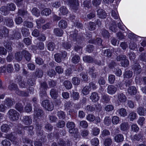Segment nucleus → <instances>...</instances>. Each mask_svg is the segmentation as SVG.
<instances>
[{
    "label": "nucleus",
    "instance_id": "423d86ee",
    "mask_svg": "<svg viewBox=\"0 0 146 146\" xmlns=\"http://www.w3.org/2000/svg\"><path fill=\"white\" fill-rule=\"evenodd\" d=\"M144 135L142 132H139L138 134H136L131 137V139L133 141H141L143 139Z\"/></svg>",
    "mask_w": 146,
    "mask_h": 146
},
{
    "label": "nucleus",
    "instance_id": "ddd939ff",
    "mask_svg": "<svg viewBox=\"0 0 146 146\" xmlns=\"http://www.w3.org/2000/svg\"><path fill=\"white\" fill-rule=\"evenodd\" d=\"M90 98L93 102H94L98 101L99 100V96L97 93L94 92L92 93Z\"/></svg>",
    "mask_w": 146,
    "mask_h": 146
},
{
    "label": "nucleus",
    "instance_id": "7ed1b4c3",
    "mask_svg": "<svg viewBox=\"0 0 146 146\" xmlns=\"http://www.w3.org/2000/svg\"><path fill=\"white\" fill-rule=\"evenodd\" d=\"M42 106L48 111H51L54 108V106L52 103L50 102L49 100H45L42 101Z\"/></svg>",
    "mask_w": 146,
    "mask_h": 146
},
{
    "label": "nucleus",
    "instance_id": "69168bd1",
    "mask_svg": "<svg viewBox=\"0 0 146 146\" xmlns=\"http://www.w3.org/2000/svg\"><path fill=\"white\" fill-rule=\"evenodd\" d=\"M112 25V26L110 27V29L114 32H117V29L116 23L115 22H113Z\"/></svg>",
    "mask_w": 146,
    "mask_h": 146
},
{
    "label": "nucleus",
    "instance_id": "052dcab7",
    "mask_svg": "<svg viewBox=\"0 0 146 146\" xmlns=\"http://www.w3.org/2000/svg\"><path fill=\"white\" fill-rule=\"evenodd\" d=\"M132 74L133 73L132 72L129 70L126 71L124 73L123 75L124 78H129L132 76Z\"/></svg>",
    "mask_w": 146,
    "mask_h": 146
},
{
    "label": "nucleus",
    "instance_id": "774afa93",
    "mask_svg": "<svg viewBox=\"0 0 146 146\" xmlns=\"http://www.w3.org/2000/svg\"><path fill=\"white\" fill-rule=\"evenodd\" d=\"M112 142V141L111 139L107 138L105 139L104 142V145L105 146H110L111 145Z\"/></svg>",
    "mask_w": 146,
    "mask_h": 146
},
{
    "label": "nucleus",
    "instance_id": "680f3d73",
    "mask_svg": "<svg viewBox=\"0 0 146 146\" xmlns=\"http://www.w3.org/2000/svg\"><path fill=\"white\" fill-rule=\"evenodd\" d=\"M23 26L29 28H32L33 26L32 22L27 21H25L23 23Z\"/></svg>",
    "mask_w": 146,
    "mask_h": 146
},
{
    "label": "nucleus",
    "instance_id": "5701e85b",
    "mask_svg": "<svg viewBox=\"0 0 146 146\" xmlns=\"http://www.w3.org/2000/svg\"><path fill=\"white\" fill-rule=\"evenodd\" d=\"M48 88L47 84L45 82H42L40 83V91H45Z\"/></svg>",
    "mask_w": 146,
    "mask_h": 146
},
{
    "label": "nucleus",
    "instance_id": "e433bc0d",
    "mask_svg": "<svg viewBox=\"0 0 146 146\" xmlns=\"http://www.w3.org/2000/svg\"><path fill=\"white\" fill-rule=\"evenodd\" d=\"M83 59L84 62L89 63H92L94 61L93 58L92 57L88 56H86L84 57Z\"/></svg>",
    "mask_w": 146,
    "mask_h": 146
},
{
    "label": "nucleus",
    "instance_id": "f8f14e48",
    "mask_svg": "<svg viewBox=\"0 0 146 146\" xmlns=\"http://www.w3.org/2000/svg\"><path fill=\"white\" fill-rule=\"evenodd\" d=\"M97 15L101 19H104L107 16L105 11L102 9H99L97 11Z\"/></svg>",
    "mask_w": 146,
    "mask_h": 146
},
{
    "label": "nucleus",
    "instance_id": "f704fd0d",
    "mask_svg": "<svg viewBox=\"0 0 146 146\" xmlns=\"http://www.w3.org/2000/svg\"><path fill=\"white\" fill-rule=\"evenodd\" d=\"M110 135V131L107 129H104L101 132L100 137L101 138H104Z\"/></svg>",
    "mask_w": 146,
    "mask_h": 146
},
{
    "label": "nucleus",
    "instance_id": "bf43d9fd",
    "mask_svg": "<svg viewBox=\"0 0 146 146\" xmlns=\"http://www.w3.org/2000/svg\"><path fill=\"white\" fill-rule=\"evenodd\" d=\"M139 58L142 61H146V52H143L141 53L139 56Z\"/></svg>",
    "mask_w": 146,
    "mask_h": 146
},
{
    "label": "nucleus",
    "instance_id": "4468645a",
    "mask_svg": "<svg viewBox=\"0 0 146 146\" xmlns=\"http://www.w3.org/2000/svg\"><path fill=\"white\" fill-rule=\"evenodd\" d=\"M23 123L25 125H29L32 122V120L30 116H24L22 119Z\"/></svg>",
    "mask_w": 146,
    "mask_h": 146
},
{
    "label": "nucleus",
    "instance_id": "3c124183",
    "mask_svg": "<svg viewBox=\"0 0 146 146\" xmlns=\"http://www.w3.org/2000/svg\"><path fill=\"white\" fill-rule=\"evenodd\" d=\"M60 13L63 15L67 14L68 13V11L66 7L65 6H62L60 8Z\"/></svg>",
    "mask_w": 146,
    "mask_h": 146
},
{
    "label": "nucleus",
    "instance_id": "6e6552de",
    "mask_svg": "<svg viewBox=\"0 0 146 146\" xmlns=\"http://www.w3.org/2000/svg\"><path fill=\"white\" fill-rule=\"evenodd\" d=\"M107 93L111 95L114 94L117 91V88L113 85H110L108 86L107 89Z\"/></svg>",
    "mask_w": 146,
    "mask_h": 146
},
{
    "label": "nucleus",
    "instance_id": "6ab92c4d",
    "mask_svg": "<svg viewBox=\"0 0 146 146\" xmlns=\"http://www.w3.org/2000/svg\"><path fill=\"white\" fill-rule=\"evenodd\" d=\"M8 88L11 91H15V93H17V91L19 90L17 85L13 83H12L9 85Z\"/></svg>",
    "mask_w": 146,
    "mask_h": 146
},
{
    "label": "nucleus",
    "instance_id": "6e6d98bb",
    "mask_svg": "<svg viewBox=\"0 0 146 146\" xmlns=\"http://www.w3.org/2000/svg\"><path fill=\"white\" fill-rule=\"evenodd\" d=\"M61 56V54L60 53L56 54L54 56L55 60L58 63L61 62V59L62 58Z\"/></svg>",
    "mask_w": 146,
    "mask_h": 146
},
{
    "label": "nucleus",
    "instance_id": "473e14b6",
    "mask_svg": "<svg viewBox=\"0 0 146 146\" xmlns=\"http://www.w3.org/2000/svg\"><path fill=\"white\" fill-rule=\"evenodd\" d=\"M3 44L4 46L9 52L11 51L12 50V48L11 46L12 44L11 42H8V41H7L6 42L5 41V42L3 43Z\"/></svg>",
    "mask_w": 146,
    "mask_h": 146
},
{
    "label": "nucleus",
    "instance_id": "0e129e2a",
    "mask_svg": "<svg viewBox=\"0 0 146 146\" xmlns=\"http://www.w3.org/2000/svg\"><path fill=\"white\" fill-rule=\"evenodd\" d=\"M56 72L53 69H49L47 72V74L48 76L50 77H52L56 74Z\"/></svg>",
    "mask_w": 146,
    "mask_h": 146
},
{
    "label": "nucleus",
    "instance_id": "8fccbe9b",
    "mask_svg": "<svg viewBox=\"0 0 146 146\" xmlns=\"http://www.w3.org/2000/svg\"><path fill=\"white\" fill-rule=\"evenodd\" d=\"M80 60V57L77 55H75L72 57V61L73 63L77 64L79 62Z\"/></svg>",
    "mask_w": 146,
    "mask_h": 146
},
{
    "label": "nucleus",
    "instance_id": "20e7f679",
    "mask_svg": "<svg viewBox=\"0 0 146 146\" xmlns=\"http://www.w3.org/2000/svg\"><path fill=\"white\" fill-rule=\"evenodd\" d=\"M43 115V113L42 110L37 107L35 108L34 115L35 119H42Z\"/></svg>",
    "mask_w": 146,
    "mask_h": 146
},
{
    "label": "nucleus",
    "instance_id": "603ef678",
    "mask_svg": "<svg viewBox=\"0 0 146 146\" xmlns=\"http://www.w3.org/2000/svg\"><path fill=\"white\" fill-rule=\"evenodd\" d=\"M63 84L66 88L67 89H71L72 86V84L70 81L68 80L65 81L63 83Z\"/></svg>",
    "mask_w": 146,
    "mask_h": 146
},
{
    "label": "nucleus",
    "instance_id": "f257e3e1",
    "mask_svg": "<svg viewBox=\"0 0 146 146\" xmlns=\"http://www.w3.org/2000/svg\"><path fill=\"white\" fill-rule=\"evenodd\" d=\"M66 126L69 129V132L74 134V137L79 138L80 137L78 129L75 128V124L73 122L68 121L66 123Z\"/></svg>",
    "mask_w": 146,
    "mask_h": 146
},
{
    "label": "nucleus",
    "instance_id": "b1692460",
    "mask_svg": "<svg viewBox=\"0 0 146 146\" xmlns=\"http://www.w3.org/2000/svg\"><path fill=\"white\" fill-rule=\"evenodd\" d=\"M21 37V33L18 32V31H16L13 34L10 38L11 39H18L20 38Z\"/></svg>",
    "mask_w": 146,
    "mask_h": 146
},
{
    "label": "nucleus",
    "instance_id": "a19ab883",
    "mask_svg": "<svg viewBox=\"0 0 146 146\" xmlns=\"http://www.w3.org/2000/svg\"><path fill=\"white\" fill-rule=\"evenodd\" d=\"M128 128V124L127 122H123L120 125V129L122 131H126Z\"/></svg>",
    "mask_w": 146,
    "mask_h": 146
},
{
    "label": "nucleus",
    "instance_id": "1a4fd4ad",
    "mask_svg": "<svg viewBox=\"0 0 146 146\" xmlns=\"http://www.w3.org/2000/svg\"><path fill=\"white\" fill-rule=\"evenodd\" d=\"M117 101L120 103L125 102L126 100L127 97L123 93H118L117 94Z\"/></svg>",
    "mask_w": 146,
    "mask_h": 146
},
{
    "label": "nucleus",
    "instance_id": "a211bd4d",
    "mask_svg": "<svg viewBox=\"0 0 146 146\" xmlns=\"http://www.w3.org/2000/svg\"><path fill=\"white\" fill-rule=\"evenodd\" d=\"M88 73L92 77L94 78H95L97 74V73L95 72V68L94 67L89 68Z\"/></svg>",
    "mask_w": 146,
    "mask_h": 146
},
{
    "label": "nucleus",
    "instance_id": "f03ea898",
    "mask_svg": "<svg viewBox=\"0 0 146 146\" xmlns=\"http://www.w3.org/2000/svg\"><path fill=\"white\" fill-rule=\"evenodd\" d=\"M7 115L11 120L15 121L18 119L19 116V113L13 109H11L9 110L7 113Z\"/></svg>",
    "mask_w": 146,
    "mask_h": 146
},
{
    "label": "nucleus",
    "instance_id": "338daca9",
    "mask_svg": "<svg viewBox=\"0 0 146 146\" xmlns=\"http://www.w3.org/2000/svg\"><path fill=\"white\" fill-rule=\"evenodd\" d=\"M65 122L63 120H59L56 124L57 127L59 128L63 127L65 125Z\"/></svg>",
    "mask_w": 146,
    "mask_h": 146
},
{
    "label": "nucleus",
    "instance_id": "e2e57ef3",
    "mask_svg": "<svg viewBox=\"0 0 146 146\" xmlns=\"http://www.w3.org/2000/svg\"><path fill=\"white\" fill-rule=\"evenodd\" d=\"M72 84L75 85H78L80 83V79L77 77H74L72 78Z\"/></svg>",
    "mask_w": 146,
    "mask_h": 146
},
{
    "label": "nucleus",
    "instance_id": "c85d7f7f",
    "mask_svg": "<svg viewBox=\"0 0 146 146\" xmlns=\"http://www.w3.org/2000/svg\"><path fill=\"white\" fill-rule=\"evenodd\" d=\"M35 74L36 77L40 78L42 77L43 73L42 70L40 68H38L36 69Z\"/></svg>",
    "mask_w": 146,
    "mask_h": 146
},
{
    "label": "nucleus",
    "instance_id": "49530a36",
    "mask_svg": "<svg viewBox=\"0 0 146 146\" xmlns=\"http://www.w3.org/2000/svg\"><path fill=\"white\" fill-rule=\"evenodd\" d=\"M0 31H2V33L4 35L5 37H7L8 36L9 31L8 29L5 27H3L0 29Z\"/></svg>",
    "mask_w": 146,
    "mask_h": 146
},
{
    "label": "nucleus",
    "instance_id": "4be33fe9",
    "mask_svg": "<svg viewBox=\"0 0 146 146\" xmlns=\"http://www.w3.org/2000/svg\"><path fill=\"white\" fill-rule=\"evenodd\" d=\"M133 68L134 70V72L137 74H140L141 71L140 65L137 63H135L134 64Z\"/></svg>",
    "mask_w": 146,
    "mask_h": 146
},
{
    "label": "nucleus",
    "instance_id": "bb28decb",
    "mask_svg": "<svg viewBox=\"0 0 146 146\" xmlns=\"http://www.w3.org/2000/svg\"><path fill=\"white\" fill-rule=\"evenodd\" d=\"M23 57L22 51L16 53L15 55V59L18 61H21L23 59Z\"/></svg>",
    "mask_w": 146,
    "mask_h": 146
},
{
    "label": "nucleus",
    "instance_id": "5fc2aeb1",
    "mask_svg": "<svg viewBox=\"0 0 146 146\" xmlns=\"http://www.w3.org/2000/svg\"><path fill=\"white\" fill-rule=\"evenodd\" d=\"M114 106L111 104L106 105L104 108L105 111L107 112H110L113 110L114 109Z\"/></svg>",
    "mask_w": 146,
    "mask_h": 146
},
{
    "label": "nucleus",
    "instance_id": "4c0bfd02",
    "mask_svg": "<svg viewBox=\"0 0 146 146\" xmlns=\"http://www.w3.org/2000/svg\"><path fill=\"white\" fill-rule=\"evenodd\" d=\"M21 31L23 35L24 36H28L29 34V29L25 27H22Z\"/></svg>",
    "mask_w": 146,
    "mask_h": 146
},
{
    "label": "nucleus",
    "instance_id": "864d4df0",
    "mask_svg": "<svg viewBox=\"0 0 146 146\" xmlns=\"http://www.w3.org/2000/svg\"><path fill=\"white\" fill-rule=\"evenodd\" d=\"M103 53L104 56L108 58L111 57L112 53L110 49H107L105 50Z\"/></svg>",
    "mask_w": 146,
    "mask_h": 146
},
{
    "label": "nucleus",
    "instance_id": "dca6fc26",
    "mask_svg": "<svg viewBox=\"0 0 146 146\" xmlns=\"http://www.w3.org/2000/svg\"><path fill=\"white\" fill-rule=\"evenodd\" d=\"M128 93L130 95H134L137 92L136 88L133 86L129 87L127 89Z\"/></svg>",
    "mask_w": 146,
    "mask_h": 146
},
{
    "label": "nucleus",
    "instance_id": "c03bdc74",
    "mask_svg": "<svg viewBox=\"0 0 146 146\" xmlns=\"http://www.w3.org/2000/svg\"><path fill=\"white\" fill-rule=\"evenodd\" d=\"M8 10H7V8L5 6L1 7L0 9L1 14L4 15L8 14L9 13V11Z\"/></svg>",
    "mask_w": 146,
    "mask_h": 146
},
{
    "label": "nucleus",
    "instance_id": "2eb2a0df",
    "mask_svg": "<svg viewBox=\"0 0 146 146\" xmlns=\"http://www.w3.org/2000/svg\"><path fill=\"white\" fill-rule=\"evenodd\" d=\"M4 23L7 26L10 27L12 26L14 24L13 20L11 18L7 17L5 18Z\"/></svg>",
    "mask_w": 146,
    "mask_h": 146
},
{
    "label": "nucleus",
    "instance_id": "37998d69",
    "mask_svg": "<svg viewBox=\"0 0 146 146\" xmlns=\"http://www.w3.org/2000/svg\"><path fill=\"white\" fill-rule=\"evenodd\" d=\"M90 90L89 86H86L82 90V92L84 95H86L89 94Z\"/></svg>",
    "mask_w": 146,
    "mask_h": 146
},
{
    "label": "nucleus",
    "instance_id": "de8ad7c7",
    "mask_svg": "<svg viewBox=\"0 0 146 146\" xmlns=\"http://www.w3.org/2000/svg\"><path fill=\"white\" fill-rule=\"evenodd\" d=\"M10 127L9 125L6 124L3 125L1 127V130L3 132H7L9 130Z\"/></svg>",
    "mask_w": 146,
    "mask_h": 146
},
{
    "label": "nucleus",
    "instance_id": "f3484780",
    "mask_svg": "<svg viewBox=\"0 0 146 146\" xmlns=\"http://www.w3.org/2000/svg\"><path fill=\"white\" fill-rule=\"evenodd\" d=\"M137 112L140 115H146V110L143 107H140L137 109Z\"/></svg>",
    "mask_w": 146,
    "mask_h": 146
},
{
    "label": "nucleus",
    "instance_id": "9d476101",
    "mask_svg": "<svg viewBox=\"0 0 146 146\" xmlns=\"http://www.w3.org/2000/svg\"><path fill=\"white\" fill-rule=\"evenodd\" d=\"M123 135L121 134H118L114 137V140L115 142L117 143L122 142L124 140Z\"/></svg>",
    "mask_w": 146,
    "mask_h": 146
},
{
    "label": "nucleus",
    "instance_id": "13d9d810",
    "mask_svg": "<svg viewBox=\"0 0 146 146\" xmlns=\"http://www.w3.org/2000/svg\"><path fill=\"white\" fill-rule=\"evenodd\" d=\"M100 132V129L97 127H94L92 129V134L95 136L98 135Z\"/></svg>",
    "mask_w": 146,
    "mask_h": 146
},
{
    "label": "nucleus",
    "instance_id": "cd10ccee",
    "mask_svg": "<svg viewBox=\"0 0 146 146\" xmlns=\"http://www.w3.org/2000/svg\"><path fill=\"white\" fill-rule=\"evenodd\" d=\"M45 20L44 19L40 18L36 20V23L37 25V27L40 28L41 27V24H43L45 22Z\"/></svg>",
    "mask_w": 146,
    "mask_h": 146
},
{
    "label": "nucleus",
    "instance_id": "2f4dec72",
    "mask_svg": "<svg viewBox=\"0 0 146 146\" xmlns=\"http://www.w3.org/2000/svg\"><path fill=\"white\" fill-rule=\"evenodd\" d=\"M16 94L22 97H28L29 96V92H27L20 91L19 89L17 91Z\"/></svg>",
    "mask_w": 146,
    "mask_h": 146
},
{
    "label": "nucleus",
    "instance_id": "ea45409f",
    "mask_svg": "<svg viewBox=\"0 0 146 146\" xmlns=\"http://www.w3.org/2000/svg\"><path fill=\"white\" fill-rule=\"evenodd\" d=\"M102 101L106 103L109 102L110 100V96L107 94H103L102 96Z\"/></svg>",
    "mask_w": 146,
    "mask_h": 146
},
{
    "label": "nucleus",
    "instance_id": "c9c22d12",
    "mask_svg": "<svg viewBox=\"0 0 146 146\" xmlns=\"http://www.w3.org/2000/svg\"><path fill=\"white\" fill-rule=\"evenodd\" d=\"M33 127L32 126H26L24 127V129L28 131V133L30 135H33L34 134V132L33 131Z\"/></svg>",
    "mask_w": 146,
    "mask_h": 146
},
{
    "label": "nucleus",
    "instance_id": "79ce46f5",
    "mask_svg": "<svg viewBox=\"0 0 146 146\" xmlns=\"http://www.w3.org/2000/svg\"><path fill=\"white\" fill-rule=\"evenodd\" d=\"M96 27V25L94 22H90L88 25V29L90 31H93L95 29Z\"/></svg>",
    "mask_w": 146,
    "mask_h": 146
},
{
    "label": "nucleus",
    "instance_id": "7c9ffc66",
    "mask_svg": "<svg viewBox=\"0 0 146 146\" xmlns=\"http://www.w3.org/2000/svg\"><path fill=\"white\" fill-rule=\"evenodd\" d=\"M51 13L50 9L46 8L43 9L41 12V14L43 15L48 16L50 15Z\"/></svg>",
    "mask_w": 146,
    "mask_h": 146
},
{
    "label": "nucleus",
    "instance_id": "393cba45",
    "mask_svg": "<svg viewBox=\"0 0 146 146\" xmlns=\"http://www.w3.org/2000/svg\"><path fill=\"white\" fill-rule=\"evenodd\" d=\"M90 43H94L98 45H100L102 44V40L99 38H97L96 40L91 39L89 40Z\"/></svg>",
    "mask_w": 146,
    "mask_h": 146
},
{
    "label": "nucleus",
    "instance_id": "a18cd8bd",
    "mask_svg": "<svg viewBox=\"0 0 146 146\" xmlns=\"http://www.w3.org/2000/svg\"><path fill=\"white\" fill-rule=\"evenodd\" d=\"M118 111L120 115L122 116L125 117L127 116V112L126 109L124 108H121Z\"/></svg>",
    "mask_w": 146,
    "mask_h": 146
},
{
    "label": "nucleus",
    "instance_id": "c756f323",
    "mask_svg": "<svg viewBox=\"0 0 146 146\" xmlns=\"http://www.w3.org/2000/svg\"><path fill=\"white\" fill-rule=\"evenodd\" d=\"M50 94L52 98L55 99L58 96V93L56 90L52 89L50 91Z\"/></svg>",
    "mask_w": 146,
    "mask_h": 146
},
{
    "label": "nucleus",
    "instance_id": "4d7b16f0",
    "mask_svg": "<svg viewBox=\"0 0 146 146\" xmlns=\"http://www.w3.org/2000/svg\"><path fill=\"white\" fill-rule=\"evenodd\" d=\"M31 12L33 15L37 17H38L40 15V11L37 8L35 7L33 8Z\"/></svg>",
    "mask_w": 146,
    "mask_h": 146
},
{
    "label": "nucleus",
    "instance_id": "72a5a7b5",
    "mask_svg": "<svg viewBox=\"0 0 146 146\" xmlns=\"http://www.w3.org/2000/svg\"><path fill=\"white\" fill-rule=\"evenodd\" d=\"M55 47V43L53 42H48L47 45V48L48 50L52 51Z\"/></svg>",
    "mask_w": 146,
    "mask_h": 146
},
{
    "label": "nucleus",
    "instance_id": "09e8293b",
    "mask_svg": "<svg viewBox=\"0 0 146 146\" xmlns=\"http://www.w3.org/2000/svg\"><path fill=\"white\" fill-rule=\"evenodd\" d=\"M62 47L65 49H70L72 46L71 44L68 42H64L62 43Z\"/></svg>",
    "mask_w": 146,
    "mask_h": 146
},
{
    "label": "nucleus",
    "instance_id": "9b49d317",
    "mask_svg": "<svg viewBox=\"0 0 146 146\" xmlns=\"http://www.w3.org/2000/svg\"><path fill=\"white\" fill-rule=\"evenodd\" d=\"M23 55L27 61H29L31 58V54L27 51L24 50L22 51Z\"/></svg>",
    "mask_w": 146,
    "mask_h": 146
},
{
    "label": "nucleus",
    "instance_id": "0eeeda50",
    "mask_svg": "<svg viewBox=\"0 0 146 146\" xmlns=\"http://www.w3.org/2000/svg\"><path fill=\"white\" fill-rule=\"evenodd\" d=\"M3 103L8 108H11L15 104V100L14 99L11 98H6L4 101Z\"/></svg>",
    "mask_w": 146,
    "mask_h": 146
},
{
    "label": "nucleus",
    "instance_id": "aec40b11",
    "mask_svg": "<svg viewBox=\"0 0 146 146\" xmlns=\"http://www.w3.org/2000/svg\"><path fill=\"white\" fill-rule=\"evenodd\" d=\"M137 114L133 111H131L128 116V118L130 121H133L136 118Z\"/></svg>",
    "mask_w": 146,
    "mask_h": 146
},
{
    "label": "nucleus",
    "instance_id": "412c9836",
    "mask_svg": "<svg viewBox=\"0 0 146 146\" xmlns=\"http://www.w3.org/2000/svg\"><path fill=\"white\" fill-rule=\"evenodd\" d=\"M54 32L55 35L59 36H61L63 33V30L59 28L54 29Z\"/></svg>",
    "mask_w": 146,
    "mask_h": 146
},
{
    "label": "nucleus",
    "instance_id": "a878e982",
    "mask_svg": "<svg viewBox=\"0 0 146 146\" xmlns=\"http://www.w3.org/2000/svg\"><path fill=\"white\" fill-rule=\"evenodd\" d=\"M59 26L62 29L66 28L67 26V23L66 21L64 20H61L58 23Z\"/></svg>",
    "mask_w": 146,
    "mask_h": 146
},
{
    "label": "nucleus",
    "instance_id": "39448f33",
    "mask_svg": "<svg viewBox=\"0 0 146 146\" xmlns=\"http://www.w3.org/2000/svg\"><path fill=\"white\" fill-rule=\"evenodd\" d=\"M70 7L74 11L77 10L79 6V3L78 0H68Z\"/></svg>",
    "mask_w": 146,
    "mask_h": 146
},
{
    "label": "nucleus",
    "instance_id": "58836bf2",
    "mask_svg": "<svg viewBox=\"0 0 146 146\" xmlns=\"http://www.w3.org/2000/svg\"><path fill=\"white\" fill-rule=\"evenodd\" d=\"M57 116L59 119H64L66 117V114L63 111H60L57 112Z\"/></svg>",
    "mask_w": 146,
    "mask_h": 146
}]
</instances>
